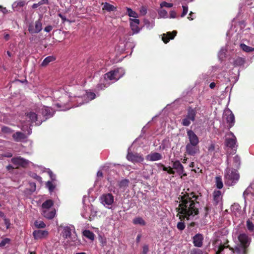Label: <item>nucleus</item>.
<instances>
[{"mask_svg":"<svg viewBox=\"0 0 254 254\" xmlns=\"http://www.w3.org/2000/svg\"><path fill=\"white\" fill-rule=\"evenodd\" d=\"M198 197L194 192L186 193L179 197L180 203L177 209L181 221L185 219L189 220L198 214L199 203L197 200Z\"/></svg>","mask_w":254,"mask_h":254,"instance_id":"obj_1","label":"nucleus"},{"mask_svg":"<svg viewBox=\"0 0 254 254\" xmlns=\"http://www.w3.org/2000/svg\"><path fill=\"white\" fill-rule=\"evenodd\" d=\"M240 242L235 248L230 247L229 246H225L226 243L223 244L219 239L216 240L213 244L216 254H220L223 251L225 248H229L235 254H247L248 247L251 242V238L245 233H241L238 237Z\"/></svg>","mask_w":254,"mask_h":254,"instance_id":"obj_2","label":"nucleus"},{"mask_svg":"<svg viewBox=\"0 0 254 254\" xmlns=\"http://www.w3.org/2000/svg\"><path fill=\"white\" fill-rule=\"evenodd\" d=\"M225 183L229 186H233L239 179V175L235 169L227 168L225 170Z\"/></svg>","mask_w":254,"mask_h":254,"instance_id":"obj_3","label":"nucleus"},{"mask_svg":"<svg viewBox=\"0 0 254 254\" xmlns=\"http://www.w3.org/2000/svg\"><path fill=\"white\" fill-rule=\"evenodd\" d=\"M125 71L122 68H118L105 74L104 78L105 79H109L110 80H117L119 79L124 74Z\"/></svg>","mask_w":254,"mask_h":254,"instance_id":"obj_4","label":"nucleus"},{"mask_svg":"<svg viewBox=\"0 0 254 254\" xmlns=\"http://www.w3.org/2000/svg\"><path fill=\"white\" fill-rule=\"evenodd\" d=\"M61 227L63 228L62 235L64 238L68 239L73 242L75 241L76 237L73 236L71 234L72 231H74L73 226H61Z\"/></svg>","mask_w":254,"mask_h":254,"instance_id":"obj_5","label":"nucleus"},{"mask_svg":"<svg viewBox=\"0 0 254 254\" xmlns=\"http://www.w3.org/2000/svg\"><path fill=\"white\" fill-rule=\"evenodd\" d=\"M100 200L104 206L108 207L113 203L114 197L111 193H105L100 197Z\"/></svg>","mask_w":254,"mask_h":254,"instance_id":"obj_6","label":"nucleus"},{"mask_svg":"<svg viewBox=\"0 0 254 254\" xmlns=\"http://www.w3.org/2000/svg\"><path fill=\"white\" fill-rule=\"evenodd\" d=\"M127 159L134 163H141L144 161V158L142 155L137 153H133L129 152H128L127 155Z\"/></svg>","mask_w":254,"mask_h":254,"instance_id":"obj_7","label":"nucleus"},{"mask_svg":"<svg viewBox=\"0 0 254 254\" xmlns=\"http://www.w3.org/2000/svg\"><path fill=\"white\" fill-rule=\"evenodd\" d=\"M29 121L31 123H35L37 125H40L43 122L40 115H38L33 112H30L26 115Z\"/></svg>","mask_w":254,"mask_h":254,"instance_id":"obj_8","label":"nucleus"},{"mask_svg":"<svg viewBox=\"0 0 254 254\" xmlns=\"http://www.w3.org/2000/svg\"><path fill=\"white\" fill-rule=\"evenodd\" d=\"M39 113L43 115V121H45L48 118L52 117L54 114L53 110L50 107L43 106L41 109H39Z\"/></svg>","mask_w":254,"mask_h":254,"instance_id":"obj_9","label":"nucleus"},{"mask_svg":"<svg viewBox=\"0 0 254 254\" xmlns=\"http://www.w3.org/2000/svg\"><path fill=\"white\" fill-rule=\"evenodd\" d=\"M227 135L230 136L226 139L225 144L227 147L233 149L235 147L236 143V137L233 132H230L227 133Z\"/></svg>","mask_w":254,"mask_h":254,"instance_id":"obj_10","label":"nucleus"},{"mask_svg":"<svg viewBox=\"0 0 254 254\" xmlns=\"http://www.w3.org/2000/svg\"><path fill=\"white\" fill-rule=\"evenodd\" d=\"M186 152L190 155L194 156L199 153L198 144L188 143L186 146Z\"/></svg>","mask_w":254,"mask_h":254,"instance_id":"obj_11","label":"nucleus"},{"mask_svg":"<svg viewBox=\"0 0 254 254\" xmlns=\"http://www.w3.org/2000/svg\"><path fill=\"white\" fill-rule=\"evenodd\" d=\"M11 161L14 165L16 166V167L19 166L25 167L29 164L28 160L21 157L13 158L11 159Z\"/></svg>","mask_w":254,"mask_h":254,"instance_id":"obj_12","label":"nucleus"},{"mask_svg":"<svg viewBox=\"0 0 254 254\" xmlns=\"http://www.w3.org/2000/svg\"><path fill=\"white\" fill-rule=\"evenodd\" d=\"M87 96L86 91H81L79 94L75 95V97L77 98L76 101L77 102H80L79 104L81 105L89 101Z\"/></svg>","mask_w":254,"mask_h":254,"instance_id":"obj_13","label":"nucleus"},{"mask_svg":"<svg viewBox=\"0 0 254 254\" xmlns=\"http://www.w3.org/2000/svg\"><path fill=\"white\" fill-rule=\"evenodd\" d=\"M33 235L35 239H42L46 238L48 235V232L46 230H37L33 232Z\"/></svg>","mask_w":254,"mask_h":254,"instance_id":"obj_14","label":"nucleus"},{"mask_svg":"<svg viewBox=\"0 0 254 254\" xmlns=\"http://www.w3.org/2000/svg\"><path fill=\"white\" fill-rule=\"evenodd\" d=\"M203 236L202 234L198 233L193 237V244L196 247L200 248L203 245Z\"/></svg>","mask_w":254,"mask_h":254,"instance_id":"obj_15","label":"nucleus"},{"mask_svg":"<svg viewBox=\"0 0 254 254\" xmlns=\"http://www.w3.org/2000/svg\"><path fill=\"white\" fill-rule=\"evenodd\" d=\"M41 214L47 219H51L54 217L56 214V210L54 208L41 210Z\"/></svg>","mask_w":254,"mask_h":254,"instance_id":"obj_16","label":"nucleus"},{"mask_svg":"<svg viewBox=\"0 0 254 254\" xmlns=\"http://www.w3.org/2000/svg\"><path fill=\"white\" fill-rule=\"evenodd\" d=\"M224 118H225L227 121L229 128L232 127L235 123V117L234 114L231 112H226L224 114Z\"/></svg>","mask_w":254,"mask_h":254,"instance_id":"obj_17","label":"nucleus"},{"mask_svg":"<svg viewBox=\"0 0 254 254\" xmlns=\"http://www.w3.org/2000/svg\"><path fill=\"white\" fill-rule=\"evenodd\" d=\"M42 29V23L40 20L35 21L34 27L30 26L28 28V30L31 33H38L40 32Z\"/></svg>","mask_w":254,"mask_h":254,"instance_id":"obj_18","label":"nucleus"},{"mask_svg":"<svg viewBox=\"0 0 254 254\" xmlns=\"http://www.w3.org/2000/svg\"><path fill=\"white\" fill-rule=\"evenodd\" d=\"M146 160L149 161H156L161 160L162 156L158 152H151L150 154L146 156Z\"/></svg>","mask_w":254,"mask_h":254,"instance_id":"obj_19","label":"nucleus"},{"mask_svg":"<svg viewBox=\"0 0 254 254\" xmlns=\"http://www.w3.org/2000/svg\"><path fill=\"white\" fill-rule=\"evenodd\" d=\"M187 135L188 136L190 143V144H198L199 142L198 138L194 132L191 130L187 131Z\"/></svg>","mask_w":254,"mask_h":254,"instance_id":"obj_20","label":"nucleus"},{"mask_svg":"<svg viewBox=\"0 0 254 254\" xmlns=\"http://www.w3.org/2000/svg\"><path fill=\"white\" fill-rule=\"evenodd\" d=\"M173 168L175 169L177 171V173L179 175L186 176L187 174L186 173H184V167L181 163L179 161H176L174 162L173 164Z\"/></svg>","mask_w":254,"mask_h":254,"instance_id":"obj_21","label":"nucleus"},{"mask_svg":"<svg viewBox=\"0 0 254 254\" xmlns=\"http://www.w3.org/2000/svg\"><path fill=\"white\" fill-rule=\"evenodd\" d=\"M139 20L137 19H130V25L133 33H137L139 32L140 29L138 27Z\"/></svg>","mask_w":254,"mask_h":254,"instance_id":"obj_22","label":"nucleus"},{"mask_svg":"<svg viewBox=\"0 0 254 254\" xmlns=\"http://www.w3.org/2000/svg\"><path fill=\"white\" fill-rule=\"evenodd\" d=\"M177 31H173L172 32H167L166 34H164L162 39L165 43H168L170 39H173L177 34Z\"/></svg>","mask_w":254,"mask_h":254,"instance_id":"obj_23","label":"nucleus"},{"mask_svg":"<svg viewBox=\"0 0 254 254\" xmlns=\"http://www.w3.org/2000/svg\"><path fill=\"white\" fill-rule=\"evenodd\" d=\"M213 204L217 205L221 202L222 200V193L220 190H215L213 192Z\"/></svg>","mask_w":254,"mask_h":254,"instance_id":"obj_24","label":"nucleus"},{"mask_svg":"<svg viewBox=\"0 0 254 254\" xmlns=\"http://www.w3.org/2000/svg\"><path fill=\"white\" fill-rule=\"evenodd\" d=\"M196 114V110L195 108L193 109L190 107L187 110V114L186 116L188 118L191 120L192 122L194 121Z\"/></svg>","mask_w":254,"mask_h":254,"instance_id":"obj_25","label":"nucleus"},{"mask_svg":"<svg viewBox=\"0 0 254 254\" xmlns=\"http://www.w3.org/2000/svg\"><path fill=\"white\" fill-rule=\"evenodd\" d=\"M12 137L15 141H20L21 140L25 139L26 136L23 133L17 131L13 134Z\"/></svg>","mask_w":254,"mask_h":254,"instance_id":"obj_26","label":"nucleus"},{"mask_svg":"<svg viewBox=\"0 0 254 254\" xmlns=\"http://www.w3.org/2000/svg\"><path fill=\"white\" fill-rule=\"evenodd\" d=\"M25 1L23 0H18L15 1L12 4V7L15 10H18V9L23 7L25 4Z\"/></svg>","mask_w":254,"mask_h":254,"instance_id":"obj_27","label":"nucleus"},{"mask_svg":"<svg viewBox=\"0 0 254 254\" xmlns=\"http://www.w3.org/2000/svg\"><path fill=\"white\" fill-rule=\"evenodd\" d=\"M53 205V202L52 200H47L42 204L41 210L51 209Z\"/></svg>","mask_w":254,"mask_h":254,"instance_id":"obj_28","label":"nucleus"},{"mask_svg":"<svg viewBox=\"0 0 254 254\" xmlns=\"http://www.w3.org/2000/svg\"><path fill=\"white\" fill-rule=\"evenodd\" d=\"M56 58L53 56H48L46 58L41 64L43 66H47L50 63L54 61Z\"/></svg>","mask_w":254,"mask_h":254,"instance_id":"obj_29","label":"nucleus"},{"mask_svg":"<svg viewBox=\"0 0 254 254\" xmlns=\"http://www.w3.org/2000/svg\"><path fill=\"white\" fill-rule=\"evenodd\" d=\"M83 235L89 239L93 241L94 240L95 235L90 230H86L83 232Z\"/></svg>","mask_w":254,"mask_h":254,"instance_id":"obj_30","label":"nucleus"},{"mask_svg":"<svg viewBox=\"0 0 254 254\" xmlns=\"http://www.w3.org/2000/svg\"><path fill=\"white\" fill-rule=\"evenodd\" d=\"M133 224H138L141 226H144L146 224L145 221L143 220V219L140 217H135L133 219L132 221Z\"/></svg>","mask_w":254,"mask_h":254,"instance_id":"obj_31","label":"nucleus"},{"mask_svg":"<svg viewBox=\"0 0 254 254\" xmlns=\"http://www.w3.org/2000/svg\"><path fill=\"white\" fill-rule=\"evenodd\" d=\"M103 9L106 10L108 11H113L116 9V8L114 5L108 2H105L104 4Z\"/></svg>","mask_w":254,"mask_h":254,"instance_id":"obj_32","label":"nucleus"},{"mask_svg":"<svg viewBox=\"0 0 254 254\" xmlns=\"http://www.w3.org/2000/svg\"><path fill=\"white\" fill-rule=\"evenodd\" d=\"M246 226L248 230L250 232L254 234V224L250 219L247 221Z\"/></svg>","mask_w":254,"mask_h":254,"instance_id":"obj_33","label":"nucleus"},{"mask_svg":"<svg viewBox=\"0 0 254 254\" xmlns=\"http://www.w3.org/2000/svg\"><path fill=\"white\" fill-rule=\"evenodd\" d=\"M215 182L216 187L218 189H221L223 188V184L221 177H216Z\"/></svg>","mask_w":254,"mask_h":254,"instance_id":"obj_34","label":"nucleus"},{"mask_svg":"<svg viewBox=\"0 0 254 254\" xmlns=\"http://www.w3.org/2000/svg\"><path fill=\"white\" fill-rule=\"evenodd\" d=\"M129 180L127 179H124L119 183V186L120 188H126L128 187Z\"/></svg>","mask_w":254,"mask_h":254,"instance_id":"obj_35","label":"nucleus"},{"mask_svg":"<svg viewBox=\"0 0 254 254\" xmlns=\"http://www.w3.org/2000/svg\"><path fill=\"white\" fill-rule=\"evenodd\" d=\"M240 47L244 51L246 52H251L254 51V48L248 46L245 44H241Z\"/></svg>","mask_w":254,"mask_h":254,"instance_id":"obj_36","label":"nucleus"},{"mask_svg":"<svg viewBox=\"0 0 254 254\" xmlns=\"http://www.w3.org/2000/svg\"><path fill=\"white\" fill-rule=\"evenodd\" d=\"M234 165L233 166L235 168H238L240 165V157L236 155L233 158Z\"/></svg>","mask_w":254,"mask_h":254,"instance_id":"obj_37","label":"nucleus"},{"mask_svg":"<svg viewBox=\"0 0 254 254\" xmlns=\"http://www.w3.org/2000/svg\"><path fill=\"white\" fill-rule=\"evenodd\" d=\"M127 10L129 17H132L134 18H136L138 17L137 14L135 11H133L131 8L127 7Z\"/></svg>","mask_w":254,"mask_h":254,"instance_id":"obj_38","label":"nucleus"},{"mask_svg":"<svg viewBox=\"0 0 254 254\" xmlns=\"http://www.w3.org/2000/svg\"><path fill=\"white\" fill-rule=\"evenodd\" d=\"M159 165H161L163 167V171H167L168 172V173H169L170 174H175V171H173L172 168H171L170 167H166L164 166L162 164H159Z\"/></svg>","mask_w":254,"mask_h":254,"instance_id":"obj_39","label":"nucleus"},{"mask_svg":"<svg viewBox=\"0 0 254 254\" xmlns=\"http://www.w3.org/2000/svg\"><path fill=\"white\" fill-rule=\"evenodd\" d=\"M191 120L186 116L182 120V124L184 126L188 127L190 124Z\"/></svg>","mask_w":254,"mask_h":254,"instance_id":"obj_40","label":"nucleus"},{"mask_svg":"<svg viewBox=\"0 0 254 254\" xmlns=\"http://www.w3.org/2000/svg\"><path fill=\"white\" fill-rule=\"evenodd\" d=\"M34 224L38 228H44L46 227V224L42 221H36Z\"/></svg>","mask_w":254,"mask_h":254,"instance_id":"obj_41","label":"nucleus"},{"mask_svg":"<svg viewBox=\"0 0 254 254\" xmlns=\"http://www.w3.org/2000/svg\"><path fill=\"white\" fill-rule=\"evenodd\" d=\"M99 241L100 243L101 244V246L102 247H105L107 245V239L105 237H103L102 236H99Z\"/></svg>","mask_w":254,"mask_h":254,"instance_id":"obj_42","label":"nucleus"},{"mask_svg":"<svg viewBox=\"0 0 254 254\" xmlns=\"http://www.w3.org/2000/svg\"><path fill=\"white\" fill-rule=\"evenodd\" d=\"M158 14L160 17L167 18V12L165 9H161L158 11Z\"/></svg>","mask_w":254,"mask_h":254,"instance_id":"obj_43","label":"nucleus"},{"mask_svg":"<svg viewBox=\"0 0 254 254\" xmlns=\"http://www.w3.org/2000/svg\"><path fill=\"white\" fill-rule=\"evenodd\" d=\"M46 187L48 188L50 191L52 192L55 188V186L50 181H48L46 183Z\"/></svg>","mask_w":254,"mask_h":254,"instance_id":"obj_44","label":"nucleus"},{"mask_svg":"<svg viewBox=\"0 0 254 254\" xmlns=\"http://www.w3.org/2000/svg\"><path fill=\"white\" fill-rule=\"evenodd\" d=\"M190 254H203V252L200 249L193 248L190 251Z\"/></svg>","mask_w":254,"mask_h":254,"instance_id":"obj_45","label":"nucleus"},{"mask_svg":"<svg viewBox=\"0 0 254 254\" xmlns=\"http://www.w3.org/2000/svg\"><path fill=\"white\" fill-rule=\"evenodd\" d=\"M160 6L161 8H162L163 7L170 8L173 6V4L172 3H168L166 1H163L160 4Z\"/></svg>","mask_w":254,"mask_h":254,"instance_id":"obj_46","label":"nucleus"},{"mask_svg":"<svg viewBox=\"0 0 254 254\" xmlns=\"http://www.w3.org/2000/svg\"><path fill=\"white\" fill-rule=\"evenodd\" d=\"M216 149V146L214 143H211L208 148L209 153H214Z\"/></svg>","mask_w":254,"mask_h":254,"instance_id":"obj_47","label":"nucleus"},{"mask_svg":"<svg viewBox=\"0 0 254 254\" xmlns=\"http://www.w3.org/2000/svg\"><path fill=\"white\" fill-rule=\"evenodd\" d=\"M1 131L6 133H10L12 132V130L7 127H2L1 129Z\"/></svg>","mask_w":254,"mask_h":254,"instance_id":"obj_48","label":"nucleus"},{"mask_svg":"<svg viewBox=\"0 0 254 254\" xmlns=\"http://www.w3.org/2000/svg\"><path fill=\"white\" fill-rule=\"evenodd\" d=\"M86 93H87V97L88 98V100L89 101H91L92 100H93L95 98V97H96V95L93 92H87L86 91Z\"/></svg>","mask_w":254,"mask_h":254,"instance_id":"obj_49","label":"nucleus"},{"mask_svg":"<svg viewBox=\"0 0 254 254\" xmlns=\"http://www.w3.org/2000/svg\"><path fill=\"white\" fill-rule=\"evenodd\" d=\"M177 227L179 230L182 231L185 228V225L184 222L180 221L178 223Z\"/></svg>","mask_w":254,"mask_h":254,"instance_id":"obj_50","label":"nucleus"},{"mask_svg":"<svg viewBox=\"0 0 254 254\" xmlns=\"http://www.w3.org/2000/svg\"><path fill=\"white\" fill-rule=\"evenodd\" d=\"M182 7H183V12L181 15V16L182 17H184L186 14L187 13H188V7L187 6H186V5H183L182 6Z\"/></svg>","mask_w":254,"mask_h":254,"instance_id":"obj_51","label":"nucleus"},{"mask_svg":"<svg viewBox=\"0 0 254 254\" xmlns=\"http://www.w3.org/2000/svg\"><path fill=\"white\" fill-rule=\"evenodd\" d=\"M139 11L140 15H145L147 13V7L144 6H141L140 8Z\"/></svg>","mask_w":254,"mask_h":254,"instance_id":"obj_52","label":"nucleus"},{"mask_svg":"<svg viewBox=\"0 0 254 254\" xmlns=\"http://www.w3.org/2000/svg\"><path fill=\"white\" fill-rule=\"evenodd\" d=\"M9 239L8 238H5L2 240L0 243V247H3L5 246L6 244H8L9 243Z\"/></svg>","mask_w":254,"mask_h":254,"instance_id":"obj_53","label":"nucleus"},{"mask_svg":"<svg viewBox=\"0 0 254 254\" xmlns=\"http://www.w3.org/2000/svg\"><path fill=\"white\" fill-rule=\"evenodd\" d=\"M176 15H177L176 12L174 10H172L170 12L169 17L171 18H175L176 17Z\"/></svg>","mask_w":254,"mask_h":254,"instance_id":"obj_54","label":"nucleus"},{"mask_svg":"<svg viewBox=\"0 0 254 254\" xmlns=\"http://www.w3.org/2000/svg\"><path fill=\"white\" fill-rule=\"evenodd\" d=\"M48 174L52 181L56 180V176L53 173V172L51 171H49Z\"/></svg>","mask_w":254,"mask_h":254,"instance_id":"obj_55","label":"nucleus"},{"mask_svg":"<svg viewBox=\"0 0 254 254\" xmlns=\"http://www.w3.org/2000/svg\"><path fill=\"white\" fill-rule=\"evenodd\" d=\"M148 251V247L147 245H144L143 247L142 254H147Z\"/></svg>","mask_w":254,"mask_h":254,"instance_id":"obj_56","label":"nucleus"},{"mask_svg":"<svg viewBox=\"0 0 254 254\" xmlns=\"http://www.w3.org/2000/svg\"><path fill=\"white\" fill-rule=\"evenodd\" d=\"M52 26L51 25H48L44 28V31L47 32H49L52 30Z\"/></svg>","mask_w":254,"mask_h":254,"instance_id":"obj_57","label":"nucleus"},{"mask_svg":"<svg viewBox=\"0 0 254 254\" xmlns=\"http://www.w3.org/2000/svg\"><path fill=\"white\" fill-rule=\"evenodd\" d=\"M40 5L44 4H48V0H41L39 2Z\"/></svg>","mask_w":254,"mask_h":254,"instance_id":"obj_58","label":"nucleus"},{"mask_svg":"<svg viewBox=\"0 0 254 254\" xmlns=\"http://www.w3.org/2000/svg\"><path fill=\"white\" fill-rule=\"evenodd\" d=\"M58 15H59V17H60L62 18V19L64 21H65L66 20V18H65V16L63 15L61 13H59L58 14Z\"/></svg>","mask_w":254,"mask_h":254,"instance_id":"obj_59","label":"nucleus"},{"mask_svg":"<svg viewBox=\"0 0 254 254\" xmlns=\"http://www.w3.org/2000/svg\"><path fill=\"white\" fill-rule=\"evenodd\" d=\"M40 5L39 3L38 2L37 3H34L32 5V7L33 8H37Z\"/></svg>","mask_w":254,"mask_h":254,"instance_id":"obj_60","label":"nucleus"},{"mask_svg":"<svg viewBox=\"0 0 254 254\" xmlns=\"http://www.w3.org/2000/svg\"><path fill=\"white\" fill-rule=\"evenodd\" d=\"M209 87L211 89L214 88L215 87V83L214 82H211L209 85Z\"/></svg>","mask_w":254,"mask_h":254,"instance_id":"obj_61","label":"nucleus"},{"mask_svg":"<svg viewBox=\"0 0 254 254\" xmlns=\"http://www.w3.org/2000/svg\"><path fill=\"white\" fill-rule=\"evenodd\" d=\"M4 38L5 40L8 41L9 39V35L8 34H4Z\"/></svg>","mask_w":254,"mask_h":254,"instance_id":"obj_62","label":"nucleus"},{"mask_svg":"<svg viewBox=\"0 0 254 254\" xmlns=\"http://www.w3.org/2000/svg\"><path fill=\"white\" fill-rule=\"evenodd\" d=\"M193 13H192V12H190L189 14V15L190 16L188 17V19L190 20H192L193 19V18L192 17V15Z\"/></svg>","mask_w":254,"mask_h":254,"instance_id":"obj_63","label":"nucleus"},{"mask_svg":"<svg viewBox=\"0 0 254 254\" xmlns=\"http://www.w3.org/2000/svg\"><path fill=\"white\" fill-rule=\"evenodd\" d=\"M140 238H141V235H138V236H137L136 239V241L137 243H139V242L140 240Z\"/></svg>","mask_w":254,"mask_h":254,"instance_id":"obj_64","label":"nucleus"}]
</instances>
